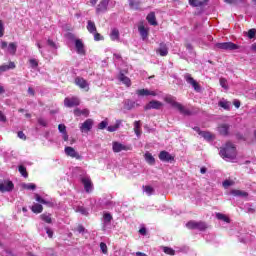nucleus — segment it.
Listing matches in <instances>:
<instances>
[{
    "label": "nucleus",
    "instance_id": "nucleus-1",
    "mask_svg": "<svg viewBox=\"0 0 256 256\" xmlns=\"http://www.w3.org/2000/svg\"><path fill=\"white\" fill-rule=\"evenodd\" d=\"M225 159L231 163L237 161V148L231 142H227L225 146Z\"/></svg>",
    "mask_w": 256,
    "mask_h": 256
},
{
    "label": "nucleus",
    "instance_id": "nucleus-2",
    "mask_svg": "<svg viewBox=\"0 0 256 256\" xmlns=\"http://www.w3.org/2000/svg\"><path fill=\"white\" fill-rule=\"evenodd\" d=\"M164 101L166 103H169V105H172V107H175L176 109H178V111H180L182 115H191V112L186 108H184V106L181 103L177 102L175 97L171 95H167L165 96Z\"/></svg>",
    "mask_w": 256,
    "mask_h": 256
},
{
    "label": "nucleus",
    "instance_id": "nucleus-3",
    "mask_svg": "<svg viewBox=\"0 0 256 256\" xmlns=\"http://www.w3.org/2000/svg\"><path fill=\"white\" fill-rule=\"evenodd\" d=\"M188 229H198V231H205L207 229V224L205 222H196V221H189L186 224Z\"/></svg>",
    "mask_w": 256,
    "mask_h": 256
},
{
    "label": "nucleus",
    "instance_id": "nucleus-4",
    "mask_svg": "<svg viewBox=\"0 0 256 256\" xmlns=\"http://www.w3.org/2000/svg\"><path fill=\"white\" fill-rule=\"evenodd\" d=\"M184 79L188 85H191L195 91H201V87L199 86V83L195 81L193 76L189 73L184 74Z\"/></svg>",
    "mask_w": 256,
    "mask_h": 256
},
{
    "label": "nucleus",
    "instance_id": "nucleus-5",
    "mask_svg": "<svg viewBox=\"0 0 256 256\" xmlns=\"http://www.w3.org/2000/svg\"><path fill=\"white\" fill-rule=\"evenodd\" d=\"M13 182L9 180H0V191L1 193L13 191Z\"/></svg>",
    "mask_w": 256,
    "mask_h": 256
},
{
    "label": "nucleus",
    "instance_id": "nucleus-6",
    "mask_svg": "<svg viewBox=\"0 0 256 256\" xmlns=\"http://www.w3.org/2000/svg\"><path fill=\"white\" fill-rule=\"evenodd\" d=\"M93 119H87L83 123L80 124L79 129L81 133H89L91 129H93Z\"/></svg>",
    "mask_w": 256,
    "mask_h": 256
},
{
    "label": "nucleus",
    "instance_id": "nucleus-7",
    "mask_svg": "<svg viewBox=\"0 0 256 256\" xmlns=\"http://www.w3.org/2000/svg\"><path fill=\"white\" fill-rule=\"evenodd\" d=\"M136 95H138V97H149L152 96V97H157V95H159L157 93V91H153V90H149V89H138L136 91Z\"/></svg>",
    "mask_w": 256,
    "mask_h": 256
},
{
    "label": "nucleus",
    "instance_id": "nucleus-8",
    "mask_svg": "<svg viewBox=\"0 0 256 256\" xmlns=\"http://www.w3.org/2000/svg\"><path fill=\"white\" fill-rule=\"evenodd\" d=\"M156 53L157 55H160V57H167V55H169V47H167L165 42H161L159 47L156 49Z\"/></svg>",
    "mask_w": 256,
    "mask_h": 256
},
{
    "label": "nucleus",
    "instance_id": "nucleus-9",
    "mask_svg": "<svg viewBox=\"0 0 256 256\" xmlns=\"http://www.w3.org/2000/svg\"><path fill=\"white\" fill-rule=\"evenodd\" d=\"M81 104V101L77 97H72V98H65L64 99V105L65 107H78V105Z\"/></svg>",
    "mask_w": 256,
    "mask_h": 256
},
{
    "label": "nucleus",
    "instance_id": "nucleus-10",
    "mask_svg": "<svg viewBox=\"0 0 256 256\" xmlns=\"http://www.w3.org/2000/svg\"><path fill=\"white\" fill-rule=\"evenodd\" d=\"M111 221H113V216L109 212H105L103 214V223H102V230L107 231V227L111 225Z\"/></svg>",
    "mask_w": 256,
    "mask_h": 256
},
{
    "label": "nucleus",
    "instance_id": "nucleus-11",
    "mask_svg": "<svg viewBox=\"0 0 256 256\" xmlns=\"http://www.w3.org/2000/svg\"><path fill=\"white\" fill-rule=\"evenodd\" d=\"M81 183L84 185L86 193H91V191H93V182H91V178L87 176L82 177Z\"/></svg>",
    "mask_w": 256,
    "mask_h": 256
},
{
    "label": "nucleus",
    "instance_id": "nucleus-12",
    "mask_svg": "<svg viewBox=\"0 0 256 256\" xmlns=\"http://www.w3.org/2000/svg\"><path fill=\"white\" fill-rule=\"evenodd\" d=\"M112 151L114 153H121V151H129V147L123 145L121 142L115 141L112 143Z\"/></svg>",
    "mask_w": 256,
    "mask_h": 256
},
{
    "label": "nucleus",
    "instance_id": "nucleus-13",
    "mask_svg": "<svg viewBox=\"0 0 256 256\" xmlns=\"http://www.w3.org/2000/svg\"><path fill=\"white\" fill-rule=\"evenodd\" d=\"M65 154L68 155V157H72L73 159H81V155H79V152H77L75 150V148L71 147V146H67L64 149Z\"/></svg>",
    "mask_w": 256,
    "mask_h": 256
},
{
    "label": "nucleus",
    "instance_id": "nucleus-14",
    "mask_svg": "<svg viewBox=\"0 0 256 256\" xmlns=\"http://www.w3.org/2000/svg\"><path fill=\"white\" fill-rule=\"evenodd\" d=\"M76 53L78 55H85V44L83 43V40L77 39L74 42Z\"/></svg>",
    "mask_w": 256,
    "mask_h": 256
},
{
    "label": "nucleus",
    "instance_id": "nucleus-15",
    "mask_svg": "<svg viewBox=\"0 0 256 256\" xmlns=\"http://www.w3.org/2000/svg\"><path fill=\"white\" fill-rule=\"evenodd\" d=\"M163 107V103L157 100H152L148 104L145 105V111H149L151 109H160Z\"/></svg>",
    "mask_w": 256,
    "mask_h": 256
},
{
    "label": "nucleus",
    "instance_id": "nucleus-16",
    "mask_svg": "<svg viewBox=\"0 0 256 256\" xmlns=\"http://www.w3.org/2000/svg\"><path fill=\"white\" fill-rule=\"evenodd\" d=\"M107 7H109V0H101L96 8L97 15H99V13H105V11H107Z\"/></svg>",
    "mask_w": 256,
    "mask_h": 256
},
{
    "label": "nucleus",
    "instance_id": "nucleus-17",
    "mask_svg": "<svg viewBox=\"0 0 256 256\" xmlns=\"http://www.w3.org/2000/svg\"><path fill=\"white\" fill-rule=\"evenodd\" d=\"M160 161H163L164 163H169V161H174V157L167 151H161L159 154Z\"/></svg>",
    "mask_w": 256,
    "mask_h": 256
},
{
    "label": "nucleus",
    "instance_id": "nucleus-18",
    "mask_svg": "<svg viewBox=\"0 0 256 256\" xmlns=\"http://www.w3.org/2000/svg\"><path fill=\"white\" fill-rule=\"evenodd\" d=\"M194 131H196L198 134H200L201 137H203V139H205L206 141H212V139H213V134H211V132L201 131V129H199V127L194 128Z\"/></svg>",
    "mask_w": 256,
    "mask_h": 256
},
{
    "label": "nucleus",
    "instance_id": "nucleus-19",
    "mask_svg": "<svg viewBox=\"0 0 256 256\" xmlns=\"http://www.w3.org/2000/svg\"><path fill=\"white\" fill-rule=\"evenodd\" d=\"M75 83L76 85H78V87H80V89H89V84L87 83V80L83 78H76Z\"/></svg>",
    "mask_w": 256,
    "mask_h": 256
},
{
    "label": "nucleus",
    "instance_id": "nucleus-20",
    "mask_svg": "<svg viewBox=\"0 0 256 256\" xmlns=\"http://www.w3.org/2000/svg\"><path fill=\"white\" fill-rule=\"evenodd\" d=\"M228 195H233L234 197H249V193L242 190H231Z\"/></svg>",
    "mask_w": 256,
    "mask_h": 256
},
{
    "label": "nucleus",
    "instance_id": "nucleus-21",
    "mask_svg": "<svg viewBox=\"0 0 256 256\" xmlns=\"http://www.w3.org/2000/svg\"><path fill=\"white\" fill-rule=\"evenodd\" d=\"M74 115H75L76 117H81V115H83L84 117H89V109H83V110H81V109H79V108H76V109L74 110Z\"/></svg>",
    "mask_w": 256,
    "mask_h": 256
},
{
    "label": "nucleus",
    "instance_id": "nucleus-22",
    "mask_svg": "<svg viewBox=\"0 0 256 256\" xmlns=\"http://www.w3.org/2000/svg\"><path fill=\"white\" fill-rule=\"evenodd\" d=\"M138 31H139L143 41H145V39H147V37H149V30H147V28H145V26H139Z\"/></svg>",
    "mask_w": 256,
    "mask_h": 256
},
{
    "label": "nucleus",
    "instance_id": "nucleus-23",
    "mask_svg": "<svg viewBox=\"0 0 256 256\" xmlns=\"http://www.w3.org/2000/svg\"><path fill=\"white\" fill-rule=\"evenodd\" d=\"M9 69H15V62H9V65L3 64L0 66V73H5V71H9Z\"/></svg>",
    "mask_w": 256,
    "mask_h": 256
},
{
    "label": "nucleus",
    "instance_id": "nucleus-24",
    "mask_svg": "<svg viewBox=\"0 0 256 256\" xmlns=\"http://www.w3.org/2000/svg\"><path fill=\"white\" fill-rule=\"evenodd\" d=\"M119 81L124 83V85H126V87H131V79H129V77L125 76V74L120 73Z\"/></svg>",
    "mask_w": 256,
    "mask_h": 256
},
{
    "label": "nucleus",
    "instance_id": "nucleus-25",
    "mask_svg": "<svg viewBox=\"0 0 256 256\" xmlns=\"http://www.w3.org/2000/svg\"><path fill=\"white\" fill-rule=\"evenodd\" d=\"M7 51L10 55H15L17 53V43L11 42L7 47Z\"/></svg>",
    "mask_w": 256,
    "mask_h": 256
},
{
    "label": "nucleus",
    "instance_id": "nucleus-26",
    "mask_svg": "<svg viewBox=\"0 0 256 256\" xmlns=\"http://www.w3.org/2000/svg\"><path fill=\"white\" fill-rule=\"evenodd\" d=\"M111 41H119V29L113 28L110 32Z\"/></svg>",
    "mask_w": 256,
    "mask_h": 256
},
{
    "label": "nucleus",
    "instance_id": "nucleus-27",
    "mask_svg": "<svg viewBox=\"0 0 256 256\" xmlns=\"http://www.w3.org/2000/svg\"><path fill=\"white\" fill-rule=\"evenodd\" d=\"M87 30L89 31V33H91L93 35V33L97 32V26H95V22L89 20L87 22Z\"/></svg>",
    "mask_w": 256,
    "mask_h": 256
},
{
    "label": "nucleus",
    "instance_id": "nucleus-28",
    "mask_svg": "<svg viewBox=\"0 0 256 256\" xmlns=\"http://www.w3.org/2000/svg\"><path fill=\"white\" fill-rule=\"evenodd\" d=\"M134 133L138 138L141 137V121L134 122Z\"/></svg>",
    "mask_w": 256,
    "mask_h": 256
},
{
    "label": "nucleus",
    "instance_id": "nucleus-29",
    "mask_svg": "<svg viewBox=\"0 0 256 256\" xmlns=\"http://www.w3.org/2000/svg\"><path fill=\"white\" fill-rule=\"evenodd\" d=\"M205 1L206 0H189V5H191V7H203Z\"/></svg>",
    "mask_w": 256,
    "mask_h": 256
},
{
    "label": "nucleus",
    "instance_id": "nucleus-30",
    "mask_svg": "<svg viewBox=\"0 0 256 256\" xmlns=\"http://www.w3.org/2000/svg\"><path fill=\"white\" fill-rule=\"evenodd\" d=\"M146 19L150 25H157V19L155 18L154 12L149 13Z\"/></svg>",
    "mask_w": 256,
    "mask_h": 256
},
{
    "label": "nucleus",
    "instance_id": "nucleus-31",
    "mask_svg": "<svg viewBox=\"0 0 256 256\" xmlns=\"http://www.w3.org/2000/svg\"><path fill=\"white\" fill-rule=\"evenodd\" d=\"M120 126H121V120H117L115 125H110L107 127V131H109L110 133H113L117 131V129H119Z\"/></svg>",
    "mask_w": 256,
    "mask_h": 256
},
{
    "label": "nucleus",
    "instance_id": "nucleus-32",
    "mask_svg": "<svg viewBox=\"0 0 256 256\" xmlns=\"http://www.w3.org/2000/svg\"><path fill=\"white\" fill-rule=\"evenodd\" d=\"M31 211H33L36 214L43 213V205L36 203L32 205Z\"/></svg>",
    "mask_w": 256,
    "mask_h": 256
},
{
    "label": "nucleus",
    "instance_id": "nucleus-33",
    "mask_svg": "<svg viewBox=\"0 0 256 256\" xmlns=\"http://www.w3.org/2000/svg\"><path fill=\"white\" fill-rule=\"evenodd\" d=\"M40 219H42V221H44L45 223H48V224L52 223L51 214L44 213L40 215Z\"/></svg>",
    "mask_w": 256,
    "mask_h": 256
},
{
    "label": "nucleus",
    "instance_id": "nucleus-34",
    "mask_svg": "<svg viewBox=\"0 0 256 256\" xmlns=\"http://www.w3.org/2000/svg\"><path fill=\"white\" fill-rule=\"evenodd\" d=\"M145 160L147 161V163H149L150 165H153L155 163V158L153 157V155H151V153L147 152L145 154Z\"/></svg>",
    "mask_w": 256,
    "mask_h": 256
},
{
    "label": "nucleus",
    "instance_id": "nucleus-35",
    "mask_svg": "<svg viewBox=\"0 0 256 256\" xmlns=\"http://www.w3.org/2000/svg\"><path fill=\"white\" fill-rule=\"evenodd\" d=\"M35 199L38 203H41L42 205H50L51 204V202L41 198L39 194H35Z\"/></svg>",
    "mask_w": 256,
    "mask_h": 256
},
{
    "label": "nucleus",
    "instance_id": "nucleus-36",
    "mask_svg": "<svg viewBox=\"0 0 256 256\" xmlns=\"http://www.w3.org/2000/svg\"><path fill=\"white\" fill-rule=\"evenodd\" d=\"M76 213H81V215H89V211L83 206H78L76 208Z\"/></svg>",
    "mask_w": 256,
    "mask_h": 256
},
{
    "label": "nucleus",
    "instance_id": "nucleus-37",
    "mask_svg": "<svg viewBox=\"0 0 256 256\" xmlns=\"http://www.w3.org/2000/svg\"><path fill=\"white\" fill-rule=\"evenodd\" d=\"M23 189H27L28 191H34V189H37V186L33 183H28V184H22Z\"/></svg>",
    "mask_w": 256,
    "mask_h": 256
},
{
    "label": "nucleus",
    "instance_id": "nucleus-38",
    "mask_svg": "<svg viewBox=\"0 0 256 256\" xmlns=\"http://www.w3.org/2000/svg\"><path fill=\"white\" fill-rule=\"evenodd\" d=\"M18 171L19 173H21L22 177H29V174H27V168H25V166L21 165L18 167Z\"/></svg>",
    "mask_w": 256,
    "mask_h": 256
},
{
    "label": "nucleus",
    "instance_id": "nucleus-39",
    "mask_svg": "<svg viewBox=\"0 0 256 256\" xmlns=\"http://www.w3.org/2000/svg\"><path fill=\"white\" fill-rule=\"evenodd\" d=\"M125 109H127L128 111H131V109H133V107H135V102L127 100L124 104Z\"/></svg>",
    "mask_w": 256,
    "mask_h": 256
},
{
    "label": "nucleus",
    "instance_id": "nucleus-40",
    "mask_svg": "<svg viewBox=\"0 0 256 256\" xmlns=\"http://www.w3.org/2000/svg\"><path fill=\"white\" fill-rule=\"evenodd\" d=\"M143 189L145 193H147L149 196H151L153 193H155V189L151 186H143Z\"/></svg>",
    "mask_w": 256,
    "mask_h": 256
},
{
    "label": "nucleus",
    "instance_id": "nucleus-41",
    "mask_svg": "<svg viewBox=\"0 0 256 256\" xmlns=\"http://www.w3.org/2000/svg\"><path fill=\"white\" fill-rule=\"evenodd\" d=\"M225 49H230V51H233V50L237 49V46L232 42H226Z\"/></svg>",
    "mask_w": 256,
    "mask_h": 256
},
{
    "label": "nucleus",
    "instance_id": "nucleus-42",
    "mask_svg": "<svg viewBox=\"0 0 256 256\" xmlns=\"http://www.w3.org/2000/svg\"><path fill=\"white\" fill-rule=\"evenodd\" d=\"M163 251L166 255H175V250H173V248L163 247Z\"/></svg>",
    "mask_w": 256,
    "mask_h": 256
},
{
    "label": "nucleus",
    "instance_id": "nucleus-43",
    "mask_svg": "<svg viewBox=\"0 0 256 256\" xmlns=\"http://www.w3.org/2000/svg\"><path fill=\"white\" fill-rule=\"evenodd\" d=\"M255 34H256V29L252 28L248 31L247 33V37H249L250 39H254L255 38Z\"/></svg>",
    "mask_w": 256,
    "mask_h": 256
},
{
    "label": "nucleus",
    "instance_id": "nucleus-44",
    "mask_svg": "<svg viewBox=\"0 0 256 256\" xmlns=\"http://www.w3.org/2000/svg\"><path fill=\"white\" fill-rule=\"evenodd\" d=\"M131 9H139V4L135 0H128Z\"/></svg>",
    "mask_w": 256,
    "mask_h": 256
},
{
    "label": "nucleus",
    "instance_id": "nucleus-45",
    "mask_svg": "<svg viewBox=\"0 0 256 256\" xmlns=\"http://www.w3.org/2000/svg\"><path fill=\"white\" fill-rule=\"evenodd\" d=\"M29 63L31 65L32 69H35V68L39 67V62H37L36 59H30Z\"/></svg>",
    "mask_w": 256,
    "mask_h": 256
},
{
    "label": "nucleus",
    "instance_id": "nucleus-46",
    "mask_svg": "<svg viewBox=\"0 0 256 256\" xmlns=\"http://www.w3.org/2000/svg\"><path fill=\"white\" fill-rule=\"evenodd\" d=\"M58 131L60 132V133H67V127L65 126V124H59L58 125Z\"/></svg>",
    "mask_w": 256,
    "mask_h": 256
},
{
    "label": "nucleus",
    "instance_id": "nucleus-47",
    "mask_svg": "<svg viewBox=\"0 0 256 256\" xmlns=\"http://www.w3.org/2000/svg\"><path fill=\"white\" fill-rule=\"evenodd\" d=\"M92 35H94V40L95 41H103V36L102 35H100L99 33H97V32H95V33H93Z\"/></svg>",
    "mask_w": 256,
    "mask_h": 256
},
{
    "label": "nucleus",
    "instance_id": "nucleus-48",
    "mask_svg": "<svg viewBox=\"0 0 256 256\" xmlns=\"http://www.w3.org/2000/svg\"><path fill=\"white\" fill-rule=\"evenodd\" d=\"M107 125H109V123L104 120L101 123H99L98 129H107Z\"/></svg>",
    "mask_w": 256,
    "mask_h": 256
},
{
    "label": "nucleus",
    "instance_id": "nucleus-49",
    "mask_svg": "<svg viewBox=\"0 0 256 256\" xmlns=\"http://www.w3.org/2000/svg\"><path fill=\"white\" fill-rule=\"evenodd\" d=\"M100 249L102 253L107 254V244H105V242L100 243Z\"/></svg>",
    "mask_w": 256,
    "mask_h": 256
},
{
    "label": "nucleus",
    "instance_id": "nucleus-50",
    "mask_svg": "<svg viewBox=\"0 0 256 256\" xmlns=\"http://www.w3.org/2000/svg\"><path fill=\"white\" fill-rule=\"evenodd\" d=\"M233 185H235V180H231V179L225 180V187H231Z\"/></svg>",
    "mask_w": 256,
    "mask_h": 256
},
{
    "label": "nucleus",
    "instance_id": "nucleus-51",
    "mask_svg": "<svg viewBox=\"0 0 256 256\" xmlns=\"http://www.w3.org/2000/svg\"><path fill=\"white\" fill-rule=\"evenodd\" d=\"M67 39H69V41H73L75 43V41H77L78 38H76L73 33H68Z\"/></svg>",
    "mask_w": 256,
    "mask_h": 256
},
{
    "label": "nucleus",
    "instance_id": "nucleus-52",
    "mask_svg": "<svg viewBox=\"0 0 256 256\" xmlns=\"http://www.w3.org/2000/svg\"><path fill=\"white\" fill-rule=\"evenodd\" d=\"M38 123L42 126V127H47V120L43 119V118H38Z\"/></svg>",
    "mask_w": 256,
    "mask_h": 256
},
{
    "label": "nucleus",
    "instance_id": "nucleus-53",
    "mask_svg": "<svg viewBox=\"0 0 256 256\" xmlns=\"http://www.w3.org/2000/svg\"><path fill=\"white\" fill-rule=\"evenodd\" d=\"M233 105L236 109H239V107H241V101L234 99L233 100Z\"/></svg>",
    "mask_w": 256,
    "mask_h": 256
},
{
    "label": "nucleus",
    "instance_id": "nucleus-54",
    "mask_svg": "<svg viewBox=\"0 0 256 256\" xmlns=\"http://www.w3.org/2000/svg\"><path fill=\"white\" fill-rule=\"evenodd\" d=\"M45 231H46L48 237H50V239H51L53 237V230H51L49 227H46Z\"/></svg>",
    "mask_w": 256,
    "mask_h": 256
},
{
    "label": "nucleus",
    "instance_id": "nucleus-55",
    "mask_svg": "<svg viewBox=\"0 0 256 256\" xmlns=\"http://www.w3.org/2000/svg\"><path fill=\"white\" fill-rule=\"evenodd\" d=\"M47 43H48V45H49L50 47H52L53 49H57V45L55 44V42H53V40L48 39Z\"/></svg>",
    "mask_w": 256,
    "mask_h": 256
},
{
    "label": "nucleus",
    "instance_id": "nucleus-56",
    "mask_svg": "<svg viewBox=\"0 0 256 256\" xmlns=\"http://www.w3.org/2000/svg\"><path fill=\"white\" fill-rule=\"evenodd\" d=\"M4 31L5 28L3 27V22L0 20V37H3V35H5Z\"/></svg>",
    "mask_w": 256,
    "mask_h": 256
},
{
    "label": "nucleus",
    "instance_id": "nucleus-57",
    "mask_svg": "<svg viewBox=\"0 0 256 256\" xmlns=\"http://www.w3.org/2000/svg\"><path fill=\"white\" fill-rule=\"evenodd\" d=\"M218 131L220 135H225V125H221L220 127H218Z\"/></svg>",
    "mask_w": 256,
    "mask_h": 256
},
{
    "label": "nucleus",
    "instance_id": "nucleus-58",
    "mask_svg": "<svg viewBox=\"0 0 256 256\" xmlns=\"http://www.w3.org/2000/svg\"><path fill=\"white\" fill-rule=\"evenodd\" d=\"M5 121H7V117L0 111V122L5 123Z\"/></svg>",
    "mask_w": 256,
    "mask_h": 256
},
{
    "label": "nucleus",
    "instance_id": "nucleus-59",
    "mask_svg": "<svg viewBox=\"0 0 256 256\" xmlns=\"http://www.w3.org/2000/svg\"><path fill=\"white\" fill-rule=\"evenodd\" d=\"M216 218L220 221H225V216L221 213H216Z\"/></svg>",
    "mask_w": 256,
    "mask_h": 256
},
{
    "label": "nucleus",
    "instance_id": "nucleus-60",
    "mask_svg": "<svg viewBox=\"0 0 256 256\" xmlns=\"http://www.w3.org/2000/svg\"><path fill=\"white\" fill-rule=\"evenodd\" d=\"M18 137L19 139H23V140L27 139V136H25V133H23V131L18 132Z\"/></svg>",
    "mask_w": 256,
    "mask_h": 256
},
{
    "label": "nucleus",
    "instance_id": "nucleus-61",
    "mask_svg": "<svg viewBox=\"0 0 256 256\" xmlns=\"http://www.w3.org/2000/svg\"><path fill=\"white\" fill-rule=\"evenodd\" d=\"M77 231H78V233H85V227H83V225H79L77 227Z\"/></svg>",
    "mask_w": 256,
    "mask_h": 256
},
{
    "label": "nucleus",
    "instance_id": "nucleus-62",
    "mask_svg": "<svg viewBox=\"0 0 256 256\" xmlns=\"http://www.w3.org/2000/svg\"><path fill=\"white\" fill-rule=\"evenodd\" d=\"M28 94L31 95L32 97H35V90L32 87H29Z\"/></svg>",
    "mask_w": 256,
    "mask_h": 256
},
{
    "label": "nucleus",
    "instance_id": "nucleus-63",
    "mask_svg": "<svg viewBox=\"0 0 256 256\" xmlns=\"http://www.w3.org/2000/svg\"><path fill=\"white\" fill-rule=\"evenodd\" d=\"M0 47H1V49H7V48H8V47H7V42L1 41V42H0Z\"/></svg>",
    "mask_w": 256,
    "mask_h": 256
},
{
    "label": "nucleus",
    "instance_id": "nucleus-64",
    "mask_svg": "<svg viewBox=\"0 0 256 256\" xmlns=\"http://www.w3.org/2000/svg\"><path fill=\"white\" fill-rule=\"evenodd\" d=\"M220 157H222V159H225V148L220 149Z\"/></svg>",
    "mask_w": 256,
    "mask_h": 256
}]
</instances>
